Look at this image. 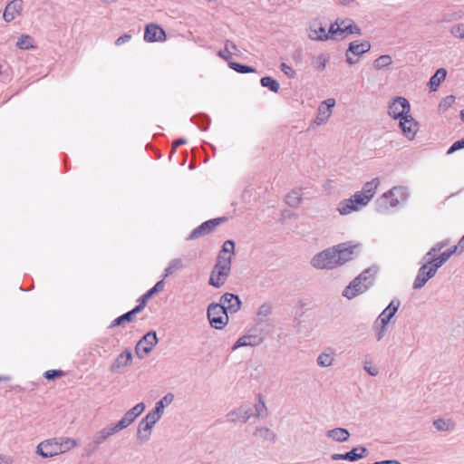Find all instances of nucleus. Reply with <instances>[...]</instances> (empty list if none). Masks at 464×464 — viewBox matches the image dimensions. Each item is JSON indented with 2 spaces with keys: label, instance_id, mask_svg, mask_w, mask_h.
<instances>
[{
  "label": "nucleus",
  "instance_id": "6ab92c4d",
  "mask_svg": "<svg viewBox=\"0 0 464 464\" xmlns=\"http://www.w3.org/2000/svg\"><path fill=\"white\" fill-rule=\"evenodd\" d=\"M166 39L165 31L158 24H150L145 27L144 40L149 43L162 42Z\"/></svg>",
  "mask_w": 464,
  "mask_h": 464
},
{
  "label": "nucleus",
  "instance_id": "5701e85b",
  "mask_svg": "<svg viewBox=\"0 0 464 464\" xmlns=\"http://www.w3.org/2000/svg\"><path fill=\"white\" fill-rule=\"evenodd\" d=\"M400 305L401 301L399 299H392L389 305L379 314V316L377 317V321H380V323H383V324H388L391 319L397 313Z\"/></svg>",
  "mask_w": 464,
  "mask_h": 464
},
{
  "label": "nucleus",
  "instance_id": "2f4dec72",
  "mask_svg": "<svg viewBox=\"0 0 464 464\" xmlns=\"http://www.w3.org/2000/svg\"><path fill=\"white\" fill-rule=\"evenodd\" d=\"M379 184H380L379 179L375 178V179H372L371 181L366 182L363 185L362 189L361 190V192L363 193L364 195H366V197L369 198V201L375 195V192H376V189H377Z\"/></svg>",
  "mask_w": 464,
  "mask_h": 464
},
{
  "label": "nucleus",
  "instance_id": "39448f33",
  "mask_svg": "<svg viewBox=\"0 0 464 464\" xmlns=\"http://www.w3.org/2000/svg\"><path fill=\"white\" fill-rule=\"evenodd\" d=\"M369 198L361 191L354 193L350 198L339 202L337 210L341 215H348L357 211L359 207H364L369 203Z\"/></svg>",
  "mask_w": 464,
  "mask_h": 464
},
{
  "label": "nucleus",
  "instance_id": "5fc2aeb1",
  "mask_svg": "<svg viewBox=\"0 0 464 464\" xmlns=\"http://www.w3.org/2000/svg\"><path fill=\"white\" fill-rule=\"evenodd\" d=\"M216 266H219L221 267H224L229 271H231V266H232V256H227V257L224 256H218Z\"/></svg>",
  "mask_w": 464,
  "mask_h": 464
},
{
  "label": "nucleus",
  "instance_id": "412c9836",
  "mask_svg": "<svg viewBox=\"0 0 464 464\" xmlns=\"http://www.w3.org/2000/svg\"><path fill=\"white\" fill-rule=\"evenodd\" d=\"M132 362V353L129 349L124 350L113 361L110 366L111 372H117L121 369L129 366Z\"/></svg>",
  "mask_w": 464,
  "mask_h": 464
},
{
  "label": "nucleus",
  "instance_id": "ddd939ff",
  "mask_svg": "<svg viewBox=\"0 0 464 464\" xmlns=\"http://www.w3.org/2000/svg\"><path fill=\"white\" fill-rule=\"evenodd\" d=\"M309 31L308 36L311 40L326 41L328 39H334L332 34H330V28L326 32L325 25L318 20L310 23Z\"/></svg>",
  "mask_w": 464,
  "mask_h": 464
},
{
  "label": "nucleus",
  "instance_id": "6e6d98bb",
  "mask_svg": "<svg viewBox=\"0 0 464 464\" xmlns=\"http://www.w3.org/2000/svg\"><path fill=\"white\" fill-rule=\"evenodd\" d=\"M450 34L459 39L464 38V24H458L450 28Z\"/></svg>",
  "mask_w": 464,
  "mask_h": 464
},
{
  "label": "nucleus",
  "instance_id": "bf43d9fd",
  "mask_svg": "<svg viewBox=\"0 0 464 464\" xmlns=\"http://www.w3.org/2000/svg\"><path fill=\"white\" fill-rule=\"evenodd\" d=\"M272 312V307L269 304L266 303L259 306L257 311V316L259 317H266Z\"/></svg>",
  "mask_w": 464,
  "mask_h": 464
},
{
  "label": "nucleus",
  "instance_id": "f704fd0d",
  "mask_svg": "<svg viewBox=\"0 0 464 464\" xmlns=\"http://www.w3.org/2000/svg\"><path fill=\"white\" fill-rule=\"evenodd\" d=\"M232 51L238 52L237 46L230 40H227L224 50H220L218 54L219 57L229 62L232 58Z\"/></svg>",
  "mask_w": 464,
  "mask_h": 464
},
{
  "label": "nucleus",
  "instance_id": "f3484780",
  "mask_svg": "<svg viewBox=\"0 0 464 464\" xmlns=\"http://www.w3.org/2000/svg\"><path fill=\"white\" fill-rule=\"evenodd\" d=\"M229 275V270L215 265L211 271L208 284L216 288H219L226 283Z\"/></svg>",
  "mask_w": 464,
  "mask_h": 464
},
{
  "label": "nucleus",
  "instance_id": "72a5a7b5",
  "mask_svg": "<svg viewBox=\"0 0 464 464\" xmlns=\"http://www.w3.org/2000/svg\"><path fill=\"white\" fill-rule=\"evenodd\" d=\"M182 268L183 262L181 258L172 259L164 270L163 279L174 274L175 272L181 270Z\"/></svg>",
  "mask_w": 464,
  "mask_h": 464
},
{
  "label": "nucleus",
  "instance_id": "c03bdc74",
  "mask_svg": "<svg viewBox=\"0 0 464 464\" xmlns=\"http://www.w3.org/2000/svg\"><path fill=\"white\" fill-rule=\"evenodd\" d=\"M228 66L232 70L236 71L239 73H249V72H255L256 69L252 66L245 65L236 62H228Z\"/></svg>",
  "mask_w": 464,
  "mask_h": 464
},
{
  "label": "nucleus",
  "instance_id": "a878e982",
  "mask_svg": "<svg viewBox=\"0 0 464 464\" xmlns=\"http://www.w3.org/2000/svg\"><path fill=\"white\" fill-rule=\"evenodd\" d=\"M335 24L330 25V34L334 39H338L339 36H342L343 34H361V28L355 24L352 20H349L347 26L343 27V29H334Z\"/></svg>",
  "mask_w": 464,
  "mask_h": 464
},
{
  "label": "nucleus",
  "instance_id": "338daca9",
  "mask_svg": "<svg viewBox=\"0 0 464 464\" xmlns=\"http://www.w3.org/2000/svg\"><path fill=\"white\" fill-rule=\"evenodd\" d=\"M186 143H187L186 139L180 138V139L175 140L171 145V154L174 153V151L177 150V148L179 146L186 144Z\"/></svg>",
  "mask_w": 464,
  "mask_h": 464
},
{
  "label": "nucleus",
  "instance_id": "13d9d810",
  "mask_svg": "<svg viewBox=\"0 0 464 464\" xmlns=\"http://www.w3.org/2000/svg\"><path fill=\"white\" fill-rule=\"evenodd\" d=\"M221 249H223V252H228V256H232L235 255V242L233 240H226Z\"/></svg>",
  "mask_w": 464,
  "mask_h": 464
},
{
  "label": "nucleus",
  "instance_id": "09e8293b",
  "mask_svg": "<svg viewBox=\"0 0 464 464\" xmlns=\"http://www.w3.org/2000/svg\"><path fill=\"white\" fill-rule=\"evenodd\" d=\"M254 435L260 436V437L264 438L265 440L270 439L272 441H275L276 439V434L271 432V430L268 428H265V427L256 428L254 432Z\"/></svg>",
  "mask_w": 464,
  "mask_h": 464
},
{
  "label": "nucleus",
  "instance_id": "3c124183",
  "mask_svg": "<svg viewBox=\"0 0 464 464\" xmlns=\"http://www.w3.org/2000/svg\"><path fill=\"white\" fill-rule=\"evenodd\" d=\"M449 242L450 241L448 239H446V240L436 243L430 249V251L426 253L423 259H426L428 256H431L435 255L437 252H440L442 248H444L445 246H447L449 245Z\"/></svg>",
  "mask_w": 464,
  "mask_h": 464
},
{
  "label": "nucleus",
  "instance_id": "1a4fd4ad",
  "mask_svg": "<svg viewBox=\"0 0 464 464\" xmlns=\"http://www.w3.org/2000/svg\"><path fill=\"white\" fill-rule=\"evenodd\" d=\"M411 105L408 100L404 97H395L389 104L388 114L393 119L401 120L404 116L410 113Z\"/></svg>",
  "mask_w": 464,
  "mask_h": 464
},
{
  "label": "nucleus",
  "instance_id": "423d86ee",
  "mask_svg": "<svg viewBox=\"0 0 464 464\" xmlns=\"http://www.w3.org/2000/svg\"><path fill=\"white\" fill-rule=\"evenodd\" d=\"M407 198L406 189L403 187H394L388 192L384 193L382 197L378 200L379 208L389 207L394 208L401 202L405 201Z\"/></svg>",
  "mask_w": 464,
  "mask_h": 464
},
{
  "label": "nucleus",
  "instance_id": "f03ea898",
  "mask_svg": "<svg viewBox=\"0 0 464 464\" xmlns=\"http://www.w3.org/2000/svg\"><path fill=\"white\" fill-rule=\"evenodd\" d=\"M310 264L313 267L320 270H332L338 267L334 246L328 247L314 255Z\"/></svg>",
  "mask_w": 464,
  "mask_h": 464
},
{
  "label": "nucleus",
  "instance_id": "052dcab7",
  "mask_svg": "<svg viewBox=\"0 0 464 464\" xmlns=\"http://www.w3.org/2000/svg\"><path fill=\"white\" fill-rule=\"evenodd\" d=\"M280 69L290 79H293L296 76L295 71L285 63L280 64Z\"/></svg>",
  "mask_w": 464,
  "mask_h": 464
},
{
  "label": "nucleus",
  "instance_id": "dca6fc26",
  "mask_svg": "<svg viewBox=\"0 0 464 464\" xmlns=\"http://www.w3.org/2000/svg\"><path fill=\"white\" fill-rule=\"evenodd\" d=\"M219 304L224 306L227 314L237 313L242 304L239 296L231 293L222 295L219 299Z\"/></svg>",
  "mask_w": 464,
  "mask_h": 464
},
{
  "label": "nucleus",
  "instance_id": "473e14b6",
  "mask_svg": "<svg viewBox=\"0 0 464 464\" xmlns=\"http://www.w3.org/2000/svg\"><path fill=\"white\" fill-rule=\"evenodd\" d=\"M152 428L150 424L140 420L137 430L138 439L141 441H147L150 439Z\"/></svg>",
  "mask_w": 464,
  "mask_h": 464
},
{
  "label": "nucleus",
  "instance_id": "7ed1b4c3",
  "mask_svg": "<svg viewBox=\"0 0 464 464\" xmlns=\"http://www.w3.org/2000/svg\"><path fill=\"white\" fill-rule=\"evenodd\" d=\"M336 260L338 262V267L344 265L345 263L354 259L359 256L360 248L362 246L361 243H353L352 241L340 243L338 245L334 246Z\"/></svg>",
  "mask_w": 464,
  "mask_h": 464
},
{
  "label": "nucleus",
  "instance_id": "de8ad7c7",
  "mask_svg": "<svg viewBox=\"0 0 464 464\" xmlns=\"http://www.w3.org/2000/svg\"><path fill=\"white\" fill-rule=\"evenodd\" d=\"M461 18L460 12H447L443 13L440 15L439 23H450L453 21H457Z\"/></svg>",
  "mask_w": 464,
  "mask_h": 464
},
{
  "label": "nucleus",
  "instance_id": "f8f14e48",
  "mask_svg": "<svg viewBox=\"0 0 464 464\" xmlns=\"http://www.w3.org/2000/svg\"><path fill=\"white\" fill-rule=\"evenodd\" d=\"M369 450L364 446H358L345 453H334L331 456L333 460H347L354 462L367 457Z\"/></svg>",
  "mask_w": 464,
  "mask_h": 464
},
{
  "label": "nucleus",
  "instance_id": "864d4df0",
  "mask_svg": "<svg viewBox=\"0 0 464 464\" xmlns=\"http://www.w3.org/2000/svg\"><path fill=\"white\" fill-rule=\"evenodd\" d=\"M160 418L161 416L158 414L156 411H150L141 420L153 427Z\"/></svg>",
  "mask_w": 464,
  "mask_h": 464
},
{
  "label": "nucleus",
  "instance_id": "20e7f679",
  "mask_svg": "<svg viewBox=\"0 0 464 464\" xmlns=\"http://www.w3.org/2000/svg\"><path fill=\"white\" fill-rule=\"evenodd\" d=\"M208 319L211 327L221 330L228 323V314L219 303H212L207 311Z\"/></svg>",
  "mask_w": 464,
  "mask_h": 464
},
{
  "label": "nucleus",
  "instance_id": "cd10ccee",
  "mask_svg": "<svg viewBox=\"0 0 464 464\" xmlns=\"http://www.w3.org/2000/svg\"><path fill=\"white\" fill-rule=\"evenodd\" d=\"M326 436L337 442H345L349 440L351 434L347 429L334 428L326 432Z\"/></svg>",
  "mask_w": 464,
  "mask_h": 464
},
{
  "label": "nucleus",
  "instance_id": "4468645a",
  "mask_svg": "<svg viewBox=\"0 0 464 464\" xmlns=\"http://www.w3.org/2000/svg\"><path fill=\"white\" fill-rule=\"evenodd\" d=\"M144 410L145 404L143 402H140L126 411L124 416L115 424L121 430L126 429L144 411Z\"/></svg>",
  "mask_w": 464,
  "mask_h": 464
},
{
  "label": "nucleus",
  "instance_id": "4d7b16f0",
  "mask_svg": "<svg viewBox=\"0 0 464 464\" xmlns=\"http://www.w3.org/2000/svg\"><path fill=\"white\" fill-rule=\"evenodd\" d=\"M64 375L62 370H48L44 373V377L47 380H54Z\"/></svg>",
  "mask_w": 464,
  "mask_h": 464
},
{
  "label": "nucleus",
  "instance_id": "0e129e2a",
  "mask_svg": "<svg viewBox=\"0 0 464 464\" xmlns=\"http://www.w3.org/2000/svg\"><path fill=\"white\" fill-rule=\"evenodd\" d=\"M461 149H464V139L455 141L448 150L447 154H452Z\"/></svg>",
  "mask_w": 464,
  "mask_h": 464
},
{
  "label": "nucleus",
  "instance_id": "e2e57ef3",
  "mask_svg": "<svg viewBox=\"0 0 464 464\" xmlns=\"http://www.w3.org/2000/svg\"><path fill=\"white\" fill-rule=\"evenodd\" d=\"M150 298H151V296L148 292H146L138 299L139 304L134 308H139L140 313L145 308L146 304Z\"/></svg>",
  "mask_w": 464,
  "mask_h": 464
},
{
  "label": "nucleus",
  "instance_id": "79ce46f5",
  "mask_svg": "<svg viewBox=\"0 0 464 464\" xmlns=\"http://www.w3.org/2000/svg\"><path fill=\"white\" fill-rule=\"evenodd\" d=\"M427 262L424 265H429V271L431 275L435 276L437 270L445 263L443 260L440 261V256L429 258V256L425 259Z\"/></svg>",
  "mask_w": 464,
  "mask_h": 464
},
{
  "label": "nucleus",
  "instance_id": "9b49d317",
  "mask_svg": "<svg viewBox=\"0 0 464 464\" xmlns=\"http://www.w3.org/2000/svg\"><path fill=\"white\" fill-rule=\"evenodd\" d=\"M371 49V44L370 42L368 41H362V42H359V41H353V42H351L349 44V47L348 49L346 50V53H345V57H346V62L350 64V65H353L355 64L358 60H354L351 54L353 55H362L365 53H368Z\"/></svg>",
  "mask_w": 464,
  "mask_h": 464
},
{
  "label": "nucleus",
  "instance_id": "603ef678",
  "mask_svg": "<svg viewBox=\"0 0 464 464\" xmlns=\"http://www.w3.org/2000/svg\"><path fill=\"white\" fill-rule=\"evenodd\" d=\"M455 96L454 95H448L439 104V110L445 111L449 108L452 106V104L455 102Z\"/></svg>",
  "mask_w": 464,
  "mask_h": 464
},
{
  "label": "nucleus",
  "instance_id": "c85d7f7f",
  "mask_svg": "<svg viewBox=\"0 0 464 464\" xmlns=\"http://www.w3.org/2000/svg\"><path fill=\"white\" fill-rule=\"evenodd\" d=\"M140 313V309L139 308H133L131 309L130 311L118 316L117 318H115L110 324V328H113V327H116V326H120V325H122L123 324L125 323H130L132 321H134V317L136 314H138Z\"/></svg>",
  "mask_w": 464,
  "mask_h": 464
},
{
  "label": "nucleus",
  "instance_id": "393cba45",
  "mask_svg": "<svg viewBox=\"0 0 464 464\" xmlns=\"http://www.w3.org/2000/svg\"><path fill=\"white\" fill-rule=\"evenodd\" d=\"M263 337L257 334L243 335L233 344L232 350L235 351L244 346H257L263 343Z\"/></svg>",
  "mask_w": 464,
  "mask_h": 464
},
{
  "label": "nucleus",
  "instance_id": "aec40b11",
  "mask_svg": "<svg viewBox=\"0 0 464 464\" xmlns=\"http://www.w3.org/2000/svg\"><path fill=\"white\" fill-rule=\"evenodd\" d=\"M252 409L247 405H241L240 407L230 411L227 414V420L231 422L243 421L246 422L252 416Z\"/></svg>",
  "mask_w": 464,
  "mask_h": 464
},
{
  "label": "nucleus",
  "instance_id": "a19ab883",
  "mask_svg": "<svg viewBox=\"0 0 464 464\" xmlns=\"http://www.w3.org/2000/svg\"><path fill=\"white\" fill-rule=\"evenodd\" d=\"M33 43L34 39L30 35L23 34L21 37L18 38L16 46L21 50H30L34 48Z\"/></svg>",
  "mask_w": 464,
  "mask_h": 464
},
{
  "label": "nucleus",
  "instance_id": "c9c22d12",
  "mask_svg": "<svg viewBox=\"0 0 464 464\" xmlns=\"http://www.w3.org/2000/svg\"><path fill=\"white\" fill-rule=\"evenodd\" d=\"M374 274L375 271H373L372 268L369 267L362 271L355 278L358 280V282L362 283V285H368L369 288L372 285Z\"/></svg>",
  "mask_w": 464,
  "mask_h": 464
},
{
  "label": "nucleus",
  "instance_id": "a18cd8bd",
  "mask_svg": "<svg viewBox=\"0 0 464 464\" xmlns=\"http://www.w3.org/2000/svg\"><path fill=\"white\" fill-rule=\"evenodd\" d=\"M334 353L331 352V353H322L321 354H319V356L317 357V364L321 367H328V366H331L333 364V362H334Z\"/></svg>",
  "mask_w": 464,
  "mask_h": 464
},
{
  "label": "nucleus",
  "instance_id": "bb28decb",
  "mask_svg": "<svg viewBox=\"0 0 464 464\" xmlns=\"http://www.w3.org/2000/svg\"><path fill=\"white\" fill-rule=\"evenodd\" d=\"M429 265H422L419 270L417 276L415 277V280L413 282V289H420L425 285V284L432 278L434 276L431 275L429 271Z\"/></svg>",
  "mask_w": 464,
  "mask_h": 464
},
{
  "label": "nucleus",
  "instance_id": "2eb2a0df",
  "mask_svg": "<svg viewBox=\"0 0 464 464\" xmlns=\"http://www.w3.org/2000/svg\"><path fill=\"white\" fill-rule=\"evenodd\" d=\"M335 105V100L333 98H329L321 102L317 110V115L314 119V123L316 125H322L325 123L330 116L332 115V109Z\"/></svg>",
  "mask_w": 464,
  "mask_h": 464
},
{
  "label": "nucleus",
  "instance_id": "c756f323",
  "mask_svg": "<svg viewBox=\"0 0 464 464\" xmlns=\"http://www.w3.org/2000/svg\"><path fill=\"white\" fill-rule=\"evenodd\" d=\"M285 203L291 208H298L302 203V191L301 188L292 189L285 196Z\"/></svg>",
  "mask_w": 464,
  "mask_h": 464
},
{
  "label": "nucleus",
  "instance_id": "0eeeda50",
  "mask_svg": "<svg viewBox=\"0 0 464 464\" xmlns=\"http://www.w3.org/2000/svg\"><path fill=\"white\" fill-rule=\"evenodd\" d=\"M227 220V218L222 217V218H212L208 221H205L201 225H199L198 227L194 228L186 239L187 240H195V239H198L204 236H207L209 233H211L212 231H214L218 226L226 222Z\"/></svg>",
  "mask_w": 464,
  "mask_h": 464
},
{
  "label": "nucleus",
  "instance_id": "ea45409f",
  "mask_svg": "<svg viewBox=\"0 0 464 464\" xmlns=\"http://www.w3.org/2000/svg\"><path fill=\"white\" fill-rule=\"evenodd\" d=\"M192 122L196 124L201 130H206L210 123V119L206 114H198L191 119Z\"/></svg>",
  "mask_w": 464,
  "mask_h": 464
},
{
  "label": "nucleus",
  "instance_id": "e433bc0d",
  "mask_svg": "<svg viewBox=\"0 0 464 464\" xmlns=\"http://www.w3.org/2000/svg\"><path fill=\"white\" fill-rule=\"evenodd\" d=\"M174 399V395L170 392L167 393L162 399L156 402L154 411L162 416L165 406L170 404Z\"/></svg>",
  "mask_w": 464,
  "mask_h": 464
},
{
  "label": "nucleus",
  "instance_id": "58836bf2",
  "mask_svg": "<svg viewBox=\"0 0 464 464\" xmlns=\"http://www.w3.org/2000/svg\"><path fill=\"white\" fill-rule=\"evenodd\" d=\"M260 83L263 87L268 88L273 92H277L280 89L279 82L271 76L262 77Z\"/></svg>",
  "mask_w": 464,
  "mask_h": 464
},
{
  "label": "nucleus",
  "instance_id": "6e6552de",
  "mask_svg": "<svg viewBox=\"0 0 464 464\" xmlns=\"http://www.w3.org/2000/svg\"><path fill=\"white\" fill-rule=\"evenodd\" d=\"M157 343L158 338L156 332H148L141 337V339L136 344L135 353L137 356L140 359H143L148 353H150L152 351V349L156 346Z\"/></svg>",
  "mask_w": 464,
  "mask_h": 464
},
{
  "label": "nucleus",
  "instance_id": "8fccbe9b",
  "mask_svg": "<svg viewBox=\"0 0 464 464\" xmlns=\"http://www.w3.org/2000/svg\"><path fill=\"white\" fill-rule=\"evenodd\" d=\"M433 426L436 430L440 431H447L452 429V426L450 424V420H445L444 419H437L433 421Z\"/></svg>",
  "mask_w": 464,
  "mask_h": 464
},
{
  "label": "nucleus",
  "instance_id": "4be33fe9",
  "mask_svg": "<svg viewBox=\"0 0 464 464\" xmlns=\"http://www.w3.org/2000/svg\"><path fill=\"white\" fill-rule=\"evenodd\" d=\"M24 3L22 0L10 1L4 11L3 18L5 22H12L16 15H19L23 10Z\"/></svg>",
  "mask_w": 464,
  "mask_h": 464
},
{
  "label": "nucleus",
  "instance_id": "7c9ffc66",
  "mask_svg": "<svg viewBox=\"0 0 464 464\" xmlns=\"http://www.w3.org/2000/svg\"><path fill=\"white\" fill-rule=\"evenodd\" d=\"M447 75V71L444 68H440L436 71V72L430 77L429 81V87L430 91H436L440 86V82L445 80Z\"/></svg>",
  "mask_w": 464,
  "mask_h": 464
},
{
  "label": "nucleus",
  "instance_id": "49530a36",
  "mask_svg": "<svg viewBox=\"0 0 464 464\" xmlns=\"http://www.w3.org/2000/svg\"><path fill=\"white\" fill-rule=\"evenodd\" d=\"M388 324H383V323H380L377 319L373 323V330L375 331V337L377 341H381L387 331Z\"/></svg>",
  "mask_w": 464,
  "mask_h": 464
},
{
  "label": "nucleus",
  "instance_id": "69168bd1",
  "mask_svg": "<svg viewBox=\"0 0 464 464\" xmlns=\"http://www.w3.org/2000/svg\"><path fill=\"white\" fill-rule=\"evenodd\" d=\"M455 254H459L457 252V248L453 246H451L450 248H449L448 250L442 252L440 256V261H444V262H447L449 260V258L452 256V255H455Z\"/></svg>",
  "mask_w": 464,
  "mask_h": 464
},
{
  "label": "nucleus",
  "instance_id": "a211bd4d",
  "mask_svg": "<svg viewBox=\"0 0 464 464\" xmlns=\"http://www.w3.org/2000/svg\"><path fill=\"white\" fill-rule=\"evenodd\" d=\"M400 127L403 135L410 140H413L419 128V123L408 113L400 120Z\"/></svg>",
  "mask_w": 464,
  "mask_h": 464
},
{
  "label": "nucleus",
  "instance_id": "4c0bfd02",
  "mask_svg": "<svg viewBox=\"0 0 464 464\" xmlns=\"http://www.w3.org/2000/svg\"><path fill=\"white\" fill-rule=\"evenodd\" d=\"M57 439L59 447H61L62 453L69 451L78 445L77 440L72 438L60 437Z\"/></svg>",
  "mask_w": 464,
  "mask_h": 464
},
{
  "label": "nucleus",
  "instance_id": "f257e3e1",
  "mask_svg": "<svg viewBox=\"0 0 464 464\" xmlns=\"http://www.w3.org/2000/svg\"><path fill=\"white\" fill-rule=\"evenodd\" d=\"M121 430L115 423L110 424L101 430L97 431L83 449V455L86 457L92 456L100 448V446L106 441L111 436L119 432Z\"/></svg>",
  "mask_w": 464,
  "mask_h": 464
},
{
  "label": "nucleus",
  "instance_id": "b1692460",
  "mask_svg": "<svg viewBox=\"0 0 464 464\" xmlns=\"http://www.w3.org/2000/svg\"><path fill=\"white\" fill-rule=\"evenodd\" d=\"M368 289V285H362L356 278L350 282L344 288L343 295L348 299H353Z\"/></svg>",
  "mask_w": 464,
  "mask_h": 464
},
{
  "label": "nucleus",
  "instance_id": "9d476101",
  "mask_svg": "<svg viewBox=\"0 0 464 464\" xmlns=\"http://www.w3.org/2000/svg\"><path fill=\"white\" fill-rule=\"evenodd\" d=\"M36 453L44 459L62 454L61 447H59L58 444V439L53 438L40 442L36 448Z\"/></svg>",
  "mask_w": 464,
  "mask_h": 464
},
{
  "label": "nucleus",
  "instance_id": "680f3d73",
  "mask_svg": "<svg viewBox=\"0 0 464 464\" xmlns=\"http://www.w3.org/2000/svg\"><path fill=\"white\" fill-rule=\"evenodd\" d=\"M164 286H165V283H164V279L162 278L161 280L157 282L155 284V285L152 288H150V290H148L147 292L152 297L155 294H157L160 291H163Z\"/></svg>",
  "mask_w": 464,
  "mask_h": 464
},
{
  "label": "nucleus",
  "instance_id": "774afa93",
  "mask_svg": "<svg viewBox=\"0 0 464 464\" xmlns=\"http://www.w3.org/2000/svg\"><path fill=\"white\" fill-rule=\"evenodd\" d=\"M131 39V35L129 34H124L123 35L120 36L116 41V45H121L124 43L129 42Z\"/></svg>",
  "mask_w": 464,
  "mask_h": 464
},
{
  "label": "nucleus",
  "instance_id": "37998d69",
  "mask_svg": "<svg viewBox=\"0 0 464 464\" xmlns=\"http://www.w3.org/2000/svg\"><path fill=\"white\" fill-rule=\"evenodd\" d=\"M392 63V57L388 54H383L379 56L377 59L373 62V67L376 70H381L383 68L388 67Z\"/></svg>",
  "mask_w": 464,
  "mask_h": 464
}]
</instances>
